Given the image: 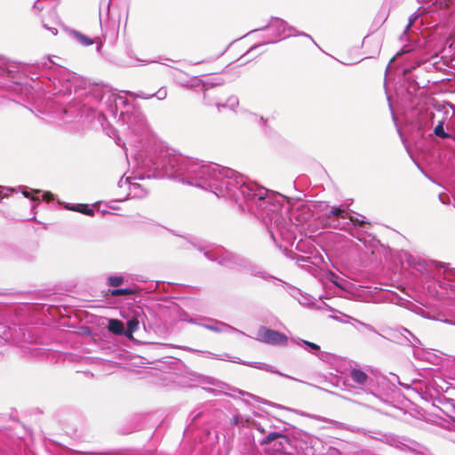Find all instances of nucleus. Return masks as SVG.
<instances>
[{
  "mask_svg": "<svg viewBox=\"0 0 455 455\" xmlns=\"http://www.w3.org/2000/svg\"><path fill=\"white\" fill-rule=\"evenodd\" d=\"M135 159L141 169L156 178L177 180L234 201L240 209L251 212L263 221L275 243V233L289 243L295 239L297 226L288 215L289 207L274 201L267 188L235 170L167 151L157 156L138 153Z\"/></svg>",
  "mask_w": 455,
  "mask_h": 455,
  "instance_id": "nucleus-1",
  "label": "nucleus"
},
{
  "mask_svg": "<svg viewBox=\"0 0 455 455\" xmlns=\"http://www.w3.org/2000/svg\"><path fill=\"white\" fill-rule=\"evenodd\" d=\"M35 68L40 70L41 80L32 78L30 87L42 94L70 95L72 88L78 97L81 91L85 90L84 97L74 106L78 107L81 116L107 119L110 116L116 119L117 124L127 136L130 146L143 148L151 137V132L140 109L130 104L128 100L110 89L99 85L91 86L88 90L83 87L84 81L75 73L55 64L51 58L36 63Z\"/></svg>",
  "mask_w": 455,
  "mask_h": 455,
  "instance_id": "nucleus-2",
  "label": "nucleus"
},
{
  "mask_svg": "<svg viewBox=\"0 0 455 455\" xmlns=\"http://www.w3.org/2000/svg\"><path fill=\"white\" fill-rule=\"evenodd\" d=\"M201 251H204V255L206 259L212 261H216L220 265L226 267L242 270V268H247L251 267V262L230 251L218 245L197 247Z\"/></svg>",
  "mask_w": 455,
  "mask_h": 455,
  "instance_id": "nucleus-3",
  "label": "nucleus"
},
{
  "mask_svg": "<svg viewBox=\"0 0 455 455\" xmlns=\"http://www.w3.org/2000/svg\"><path fill=\"white\" fill-rule=\"evenodd\" d=\"M325 218L330 227L348 231L352 235H355L353 232L355 227H363L365 224L363 220L351 216L343 206L331 207V210L325 213Z\"/></svg>",
  "mask_w": 455,
  "mask_h": 455,
  "instance_id": "nucleus-4",
  "label": "nucleus"
},
{
  "mask_svg": "<svg viewBox=\"0 0 455 455\" xmlns=\"http://www.w3.org/2000/svg\"><path fill=\"white\" fill-rule=\"evenodd\" d=\"M265 29L272 30V38L268 39L266 42L267 44H274V43L280 41L283 38L290 37L292 36H306V37L309 38L317 46V44L311 37L310 35L304 33V32L297 31V29L295 28L289 26L286 21H284L283 20H282L280 18L272 17L267 26L259 28V30H265ZM257 31H259V29L252 30L251 33H254Z\"/></svg>",
  "mask_w": 455,
  "mask_h": 455,
  "instance_id": "nucleus-5",
  "label": "nucleus"
},
{
  "mask_svg": "<svg viewBox=\"0 0 455 455\" xmlns=\"http://www.w3.org/2000/svg\"><path fill=\"white\" fill-rule=\"evenodd\" d=\"M257 340L272 346H286L288 337L278 331L260 326L257 332Z\"/></svg>",
  "mask_w": 455,
  "mask_h": 455,
  "instance_id": "nucleus-6",
  "label": "nucleus"
},
{
  "mask_svg": "<svg viewBox=\"0 0 455 455\" xmlns=\"http://www.w3.org/2000/svg\"><path fill=\"white\" fill-rule=\"evenodd\" d=\"M372 379L361 369H351L344 383L355 388L368 390L371 387Z\"/></svg>",
  "mask_w": 455,
  "mask_h": 455,
  "instance_id": "nucleus-7",
  "label": "nucleus"
},
{
  "mask_svg": "<svg viewBox=\"0 0 455 455\" xmlns=\"http://www.w3.org/2000/svg\"><path fill=\"white\" fill-rule=\"evenodd\" d=\"M436 281L443 289L455 290V270L440 265L436 273Z\"/></svg>",
  "mask_w": 455,
  "mask_h": 455,
  "instance_id": "nucleus-8",
  "label": "nucleus"
},
{
  "mask_svg": "<svg viewBox=\"0 0 455 455\" xmlns=\"http://www.w3.org/2000/svg\"><path fill=\"white\" fill-rule=\"evenodd\" d=\"M188 323H195L201 325L204 327L205 329H208L210 331H212L214 332H239L241 334H244L243 331L235 329V327H232L223 322L216 321L210 319L208 320V323H203L201 322H198L196 319L189 318L187 319Z\"/></svg>",
  "mask_w": 455,
  "mask_h": 455,
  "instance_id": "nucleus-9",
  "label": "nucleus"
},
{
  "mask_svg": "<svg viewBox=\"0 0 455 455\" xmlns=\"http://www.w3.org/2000/svg\"><path fill=\"white\" fill-rule=\"evenodd\" d=\"M118 187L120 188H128L127 196L130 198H143L148 195L147 188H144V186L140 183L132 182L131 180V178H126V179L121 178L118 182Z\"/></svg>",
  "mask_w": 455,
  "mask_h": 455,
  "instance_id": "nucleus-10",
  "label": "nucleus"
},
{
  "mask_svg": "<svg viewBox=\"0 0 455 455\" xmlns=\"http://www.w3.org/2000/svg\"><path fill=\"white\" fill-rule=\"evenodd\" d=\"M433 134L438 139L449 140L450 147L455 146V137L451 133L449 125H445L444 119L438 121L437 124L434 127Z\"/></svg>",
  "mask_w": 455,
  "mask_h": 455,
  "instance_id": "nucleus-11",
  "label": "nucleus"
},
{
  "mask_svg": "<svg viewBox=\"0 0 455 455\" xmlns=\"http://www.w3.org/2000/svg\"><path fill=\"white\" fill-rule=\"evenodd\" d=\"M125 93L133 98H140V99H144V100H149L153 97H156L157 100H163L166 99V97H167V89H166V87L163 86L156 92L151 93V94L145 93L143 92H140L138 93H134L132 92H125Z\"/></svg>",
  "mask_w": 455,
  "mask_h": 455,
  "instance_id": "nucleus-12",
  "label": "nucleus"
},
{
  "mask_svg": "<svg viewBox=\"0 0 455 455\" xmlns=\"http://www.w3.org/2000/svg\"><path fill=\"white\" fill-rule=\"evenodd\" d=\"M395 332L397 333L395 337L401 336L403 339H404V341L412 347H418L421 345V341L414 336L408 329L404 327H399L395 330Z\"/></svg>",
  "mask_w": 455,
  "mask_h": 455,
  "instance_id": "nucleus-13",
  "label": "nucleus"
},
{
  "mask_svg": "<svg viewBox=\"0 0 455 455\" xmlns=\"http://www.w3.org/2000/svg\"><path fill=\"white\" fill-rule=\"evenodd\" d=\"M296 343L299 345V346H304L305 347V349L307 350L309 353L313 354V355H317L318 357H321V355H323L320 351V347L315 344V343H313V342H310V341H307V340H304V339H299Z\"/></svg>",
  "mask_w": 455,
  "mask_h": 455,
  "instance_id": "nucleus-14",
  "label": "nucleus"
},
{
  "mask_svg": "<svg viewBox=\"0 0 455 455\" xmlns=\"http://www.w3.org/2000/svg\"><path fill=\"white\" fill-rule=\"evenodd\" d=\"M108 330L114 334L124 335V326L120 320L110 319L108 322Z\"/></svg>",
  "mask_w": 455,
  "mask_h": 455,
  "instance_id": "nucleus-15",
  "label": "nucleus"
},
{
  "mask_svg": "<svg viewBox=\"0 0 455 455\" xmlns=\"http://www.w3.org/2000/svg\"><path fill=\"white\" fill-rule=\"evenodd\" d=\"M139 328V321L136 318H132L127 322L126 330L124 329V335L128 339L132 338L133 332H135Z\"/></svg>",
  "mask_w": 455,
  "mask_h": 455,
  "instance_id": "nucleus-16",
  "label": "nucleus"
},
{
  "mask_svg": "<svg viewBox=\"0 0 455 455\" xmlns=\"http://www.w3.org/2000/svg\"><path fill=\"white\" fill-rule=\"evenodd\" d=\"M251 421L249 418H245L240 414L234 415L231 419L232 425L239 427H250Z\"/></svg>",
  "mask_w": 455,
  "mask_h": 455,
  "instance_id": "nucleus-17",
  "label": "nucleus"
},
{
  "mask_svg": "<svg viewBox=\"0 0 455 455\" xmlns=\"http://www.w3.org/2000/svg\"><path fill=\"white\" fill-rule=\"evenodd\" d=\"M242 270H247L251 275L259 276V277H261L263 279L274 278L273 276H271L267 273L258 269L251 263V267H249L247 268H242Z\"/></svg>",
  "mask_w": 455,
  "mask_h": 455,
  "instance_id": "nucleus-18",
  "label": "nucleus"
},
{
  "mask_svg": "<svg viewBox=\"0 0 455 455\" xmlns=\"http://www.w3.org/2000/svg\"><path fill=\"white\" fill-rule=\"evenodd\" d=\"M278 438H285V436L280 432H271L267 435H266L260 442V445H267L271 443L273 441Z\"/></svg>",
  "mask_w": 455,
  "mask_h": 455,
  "instance_id": "nucleus-19",
  "label": "nucleus"
},
{
  "mask_svg": "<svg viewBox=\"0 0 455 455\" xmlns=\"http://www.w3.org/2000/svg\"><path fill=\"white\" fill-rule=\"evenodd\" d=\"M68 209L75 211V212H82V213H84L85 215H89V216H92L93 212H94L93 210L89 208L88 205H86V204H76V205H73L71 207H68Z\"/></svg>",
  "mask_w": 455,
  "mask_h": 455,
  "instance_id": "nucleus-20",
  "label": "nucleus"
},
{
  "mask_svg": "<svg viewBox=\"0 0 455 455\" xmlns=\"http://www.w3.org/2000/svg\"><path fill=\"white\" fill-rule=\"evenodd\" d=\"M74 36L76 37V39L77 40V42L79 44H81L82 45H84V46H89V45H92L93 44V40L86 36H84V34L80 33V32H74Z\"/></svg>",
  "mask_w": 455,
  "mask_h": 455,
  "instance_id": "nucleus-21",
  "label": "nucleus"
},
{
  "mask_svg": "<svg viewBox=\"0 0 455 455\" xmlns=\"http://www.w3.org/2000/svg\"><path fill=\"white\" fill-rule=\"evenodd\" d=\"M238 99L235 96H231L228 99L226 103H216V106L218 108H229L234 109L235 107L238 106Z\"/></svg>",
  "mask_w": 455,
  "mask_h": 455,
  "instance_id": "nucleus-22",
  "label": "nucleus"
},
{
  "mask_svg": "<svg viewBox=\"0 0 455 455\" xmlns=\"http://www.w3.org/2000/svg\"><path fill=\"white\" fill-rule=\"evenodd\" d=\"M255 364V367L258 368V369H260V370H264L266 371H269V372H273V373H276V374H279L281 376H283L285 378H289V379H291V377L288 376V375H285L276 370H274V368L271 366V365H268V364H266V363H254Z\"/></svg>",
  "mask_w": 455,
  "mask_h": 455,
  "instance_id": "nucleus-23",
  "label": "nucleus"
},
{
  "mask_svg": "<svg viewBox=\"0 0 455 455\" xmlns=\"http://www.w3.org/2000/svg\"><path fill=\"white\" fill-rule=\"evenodd\" d=\"M124 282V278L121 275H111L108 278V284L109 286L117 287Z\"/></svg>",
  "mask_w": 455,
  "mask_h": 455,
  "instance_id": "nucleus-24",
  "label": "nucleus"
},
{
  "mask_svg": "<svg viewBox=\"0 0 455 455\" xmlns=\"http://www.w3.org/2000/svg\"><path fill=\"white\" fill-rule=\"evenodd\" d=\"M201 383H203V384H209V385H212V386H214V387H221V386L223 385L218 379H213L212 377H207V376L202 377Z\"/></svg>",
  "mask_w": 455,
  "mask_h": 455,
  "instance_id": "nucleus-25",
  "label": "nucleus"
},
{
  "mask_svg": "<svg viewBox=\"0 0 455 455\" xmlns=\"http://www.w3.org/2000/svg\"><path fill=\"white\" fill-rule=\"evenodd\" d=\"M287 257H289L290 259H294L296 260L299 264L302 263V262H307L308 261V258L307 257H304V256H300V255H298L297 253L293 252V251H288L286 253Z\"/></svg>",
  "mask_w": 455,
  "mask_h": 455,
  "instance_id": "nucleus-26",
  "label": "nucleus"
},
{
  "mask_svg": "<svg viewBox=\"0 0 455 455\" xmlns=\"http://www.w3.org/2000/svg\"><path fill=\"white\" fill-rule=\"evenodd\" d=\"M420 16H421V14H420V13H419V12H414V13H412V14L410 16V18H409V23H408V25H407V26H406V28H405L404 33H407V31L410 29V28H411V27H412V26L416 23V21L419 20V18Z\"/></svg>",
  "mask_w": 455,
  "mask_h": 455,
  "instance_id": "nucleus-27",
  "label": "nucleus"
},
{
  "mask_svg": "<svg viewBox=\"0 0 455 455\" xmlns=\"http://www.w3.org/2000/svg\"><path fill=\"white\" fill-rule=\"evenodd\" d=\"M133 291L130 288H124V289H114L111 291V294L113 296H122V295H130L132 294Z\"/></svg>",
  "mask_w": 455,
  "mask_h": 455,
  "instance_id": "nucleus-28",
  "label": "nucleus"
},
{
  "mask_svg": "<svg viewBox=\"0 0 455 455\" xmlns=\"http://www.w3.org/2000/svg\"><path fill=\"white\" fill-rule=\"evenodd\" d=\"M223 83H224V81L222 79H218L214 82L213 81H206L204 83V85L213 87V86H217V85H221Z\"/></svg>",
  "mask_w": 455,
  "mask_h": 455,
  "instance_id": "nucleus-29",
  "label": "nucleus"
},
{
  "mask_svg": "<svg viewBox=\"0 0 455 455\" xmlns=\"http://www.w3.org/2000/svg\"><path fill=\"white\" fill-rule=\"evenodd\" d=\"M43 26L45 29L49 30L52 35L58 34V29L55 27L49 26L47 23H45L44 20H42Z\"/></svg>",
  "mask_w": 455,
  "mask_h": 455,
  "instance_id": "nucleus-30",
  "label": "nucleus"
},
{
  "mask_svg": "<svg viewBox=\"0 0 455 455\" xmlns=\"http://www.w3.org/2000/svg\"><path fill=\"white\" fill-rule=\"evenodd\" d=\"M446 414L455 422V405L448 407Z\"/></svg>",
  "mask_w": 455,
  "mask_h": 455,
  "instance_id": "nucleus-31",
  "label": "nucleus"
},
{
  "mask_svg": "<svg viewBox=\"0 0 455 455\" xmlns=\"http://www.w3.org/2000/svg\"><path fill=\"white\" fill-rule=\"evenodd\" d=\"M250 427H254L255 429H257L261 434H265L266 433V430L264 429V427H262L259 424H257L253 420L251 421Z\"/></svg>",
  "mask_w": 455,
  "mask_h": 455,
  "instance_id": "nucleus-32",
  "label": "nucleus"
},
{
  "mask_svg": "<svg viewBox=\"0 0 455 455\" xmlns=\"http://www.w3.org/2000/svg\"><path fill=\"white\" fill-rule=\"evenodd\" d=\"M359 323H360L362 326H363L365 329H367L368 331H372V332H375V333H378V334H379V332L377 331V330H376L372 325H371V324H369V323H363V322H359Z\"/></svg>",
  "mask_w": 455,
  "mask_h": 455,
  "instance_id": "nucleus-33",
  "label": "nucleus"
},
{
  "mask_svg": "<svg viewBox=\"0 0 455 455\" xmlns=\"http://www.w3.org/2000/svg\"><path fill=\"white\" fill-rule=\"evenodd\" d=\"M41 2H42V0H36V2L35 3V4H34L33 8H34V9H36V10H38V11H42L44 7H43V5L41 4Z\"/></svg>",
  "mask_w": 455,
  "mask_h": 455,
  "instance_id": "nucleus-34",
  "label": "nucleus"
},
{
  "mask_svg": "<svg viewBox=\"0 0 455 455\" xmlns=\"http://www.w3.org/2000/svg\"><path fill=\"white\" fill-rule=\"evenodd\" d=\"M43 199L49 202L53 199V196L51 193H44L43 195Z\"/></svg>",
  "mask_w": 455,
  "mask_h": 455,
  "instance_id": "nucleus-35",
  "label": "nucleus"
},
{
  "mask_svg": "<svg viewBox=\"0 0 455 455\" xmlns=\"http://www.w3.org/2000/svg\"><path fill=\"white\" fill-rule=\"evenodd\" d=\"M204 100H205V101H206V104H208V105H211V104H212V102H211V101L207 100V89L205 90V92H204Z\"/></svg>",
  "mask_w": 455,
  "mask_h": 455,
  "instance_id": "nucleus-36",
  "label": "nucleus"
},
{
  "mask_svg": "<svg viewBox=\"0 0 455 455\" xmlns=\"http://www.w3.org/2000/svg\"><path fill=\"white\" fill-rule=\"evenodd\" d=\"M19 188L21 189V192L25 197H29V195L25 188H21L20 187Z\"/></svg>",
  "mask_w": 455,
  "mask_h": 455,
  "instance_id": "nucleus-37",
  "label": "nucleus"
},
{
  "mask_svg": "<svg viewBox=\"0 0 455 455\" xmlns=\"http://www.w3.org/2000/svg\"><path fill=\"white\" fill-rule=\"evenodd\" d=\"M439 198H440V200H441L443 204H446V203L443 201V196H442V195H440V196H439Z\"/></svg>",
  "mask_w": 455,
  "mask_h": 455,
  "instance_id": "nucleus-38",
  "label": "nucleus"
},
{
  "mask_svg": "<svg viewBox=\"0 0 455 455\" xmlns=\"http://www.w3.org/2000/svg\"><path fill=\"white\" fill-rule=\"evenodd\" d=\"M204 390L213 392V389H212V388H207V387H204Z\"/></svg>",
  "mask_w": 455,
  "mask_h": 455,
  "instance_id": "nucleus-39",
  "label": "nucleus"
},
{
  "mask_svg": "<svg viewBox=\"0 0 455 455\" xmlns=\"http://www.w3.org/2000/svg\"><path fill=\"white\" fill-rule=\"evenodd\" d=\"M332 283H333L335 285L339 286V287L340 286V285H339V283L338 282H336V281H332Z\"/></svg>",
  "mask_w": 455,
  "mask_h": 455,
  "instance_id": "nucleus-40",
  "label": "nucleus"
},
{
  "mask_svg": "<svg viewBox=\"0 0 455 455\" xmlns=\"http://www.w3.org/2000/svg\"><path fill=\"white\" fill-rule=\"evenodd\" d=\"M410 52V50H404V49H403V52Z\"/></svg>",
  "mask_w": 455,
  "mask_h": 455,
  "instance_id": "nucleus-41",
  "label": "nucleus"
},
{
  "mask_svg": "<svg viewBox=\"0 0 455 455\" xmlns=\"http://www.w3.org/2000/svg\"><path fill=\"white\" fill-rule=\"evenodd\" d=\"M299 303L302 304V305H306L307 304V302H305V301H299Z\"/></svg>",
  "mask_w": 455,
  "mask_h": 455,
  "instance_id": "nucleus-42",
  "label": "nucleus"
},
{
  "mask_svg": "<svg viewBox=\"0 0 455 455\" xmlns=\"http://www.w3.org/2000/svg\"><path fill=\"white\" fill-rule=\"evenodd\" d=\"M100 47H101V44L100 45H98L97 50L100 51Z\"/></svg>",
  "mask_w": 455,
  "mask_h": 455,
  "instance_id": "nucleus-43",
  "label": "nucleus"
}]
</instances>
